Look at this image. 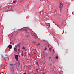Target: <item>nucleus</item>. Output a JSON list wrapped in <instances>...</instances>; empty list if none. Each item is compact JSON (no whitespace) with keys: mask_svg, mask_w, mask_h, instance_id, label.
Segmentation results:
<instances>
[{"mask_svg":"<svg viewBox=\"0 0 74 74\" xmlns=\"http://www.w3.org/2000/svg\"><path fill=\"white\" fill-rule=\"evenodd\" d=\"M17 46H18V47L19 48L20 47V46H19V45H18Z\"/></svg>","mask_w":74,"mask_h":74,"instance_id":"nucleus-15","label":"nucleus"},{"mask_svg":"<svg viewBox=\"0 0 74 74\" xmlns=\"http://www.w3.org/2000/svg\"><path fill=\"white\" fill-rule=\"evenodd\" d=\"M53 12L54 14H55V12H56V10H54L53 11Z\"/></svg>","mask_w":74,"mask_h":74,"instance_id":"nucleus-11","label":"nucleus"},{"mask_svg":"<svg viewBox=\"0 0 74 74\" xmlns=\"http://www.w3.org/2000/svg\"><path fill=\"white\" fill-rule=\"evenodd\" d=\"M33 44H34V45H36L37 44V43L35 42H33Z\"/></svg>","mask_w":74,"mask_h":74,"instance_id":"nucleus-8","label":"nucleus"},{"mask_svg":"<svg viewBox=\"0 0 74 74\" xmlns=\"http://www.w3.org/2000/svg\"><path fill=\"white\" fill-rule=\"evenodd\" d=\"M37 74V73H35V74Z\"/></svg>","mask_w":74,"mask_h":74,"instance_id":"nucleus-38","label":"nucleus"},{"mask_svg":"<svg viewBox=\"0 0 74 74\" xmlns=\"http://www.w3.org/2000/svg\"><path fill=\"white\" fill-rule=\"evenodd\" d=\"M57 26H58V25H57Z\"/></svg>","mask_w":74,"mask_h":74,"instance_id":"nucleus-36","label":"nucleus"},{"mask_svg":"<svg viewBox=\"0 0 74 74\" xmlns=\"http://www.w3.org/2000/svg\"><path fill=\"white\" fill-rule=\"evenodd\" d=\"M21 0V1H24V0Z\"/></svg>","mask_w":74,"mask_h":74,"instance_id":"nucleus-33","label":"nucleus"},{"mask_svg":"<svg viewBox=\"0 0 74 74\" xmlns=\"http://www.w3.org/2000/svg\"><path fill=\"white\" fill-rule=\"evenodd\" d=\"M53 52H55V51H54V50H53Z\"/></svg>","mask_w":74,"mask_h":74,"instance_id":"nucleus-31","label":"nucleus"},{"mask_svg":"<svg viewBox=\"0 0 74 74\" xmlns=\"http://www.w3.org/2000/svg\"><path fill=\"white\" fill-rule=\"evenodd\" d=\"M13 3H15V1H13Z\"/></svg>","mask_w":74,"mask_h":74,"instance_id":"nucleus-22","label":"nucleus"},{"mask_svg":"<svg viewBox=\"0 0 74 74\" xmlns=\"http://www.w3.org/2000/svg\"><path fill=\"white\" fill-rule=\"evenodd\" d=\"M14 50L16 52H17V49H16V48H14Z\"/></svg>","mask_w":74,"mask_h":74,"instance_id":"nucleus-5","label":"nucleus"},{"mask_svg":"<svg viewBox=\"0 0 74 74\" xmlns=\"http://www.w3.org/2000/svg\"><path fill=\"white\" fill-rule=\"evenodd\" d=\"M8 8H10V7H8Z\"/></svg>","mask_w":74,"mask_h":74,"instance_id":"nucleus-39","label":"nucleus"},{"mask_svg":"<svg viewBox=\"0 0 74 74\" xmlns=\"http://www.w3.org/2000/svg\"><path fill=\"white\" fill-rule=\"evenodd\" d=\"M24 54H26V52H25V53H24Z\"/></svg>","mask_w":74,"mask_h":74,"instance_id":"nucleus-27","label":"nucleus"},{"mask_svg":"<svg viewBox=\"0 0 74 74\" xmlns=\"http://www.w3.org/2000/svg\"><path fill=\"white\" fill-rule=\"evenodd\" d=\"M24 56H26V54H24Z\"/></svg>","mask_w":74,"mask_h":74,"instance_id":"nucleus-26","label":"nucleus"},{"mask_svg":"<svg viewBox=\"0 0 74 74\" xmlns=\"http://www.w3.org/2000/svg\"><path fill=\"white\" fill-rule=\"evenodd\" d=\"M21 56H23V54H21Z\"/></svg>","mask_w":74,"mask_h":74,"instance_id":"nucleus-30","label":"nucleus"},{"mask_svg":"<svg viewBox=\"0 0 74 74\" xmlns=\"http://www.w3.org/2000/svg\"><path fill=\"white\" fill-rule=\"evenodd\" d=\"M44 50H47V48H45L44 49Z\"/></svg>","mask_w":74,"mask_h":74,"instance_id":"nucleus-18","label":"nucleus"},{"mask_svg":"<svg viewBox=\"0 0 74 74\" xmlns=\"http://www.w3.org/2000/svg\"><path fill=\"white\" fill-rule=\"evenodd\" d=\"M14 66H16V64H15L14 65Z\"/></svg>","mask_w":74,"mask_h":74,"instance_id":"nucleus-23","label":"nucleus"},{"mask_svg":"<svg viewBox=\"0 0 74 74\" xmlns=\"http://www.w3.org/2000/svg\"><path fill=\"white\" fill-rule=\"evenodd\" d=\"M26 33H27V32H26Z\"/></svg>","mask_w":74,"mask_h":74,"instance_id":"nucleus-42","label":"nucleus"},{"mask_svg":"<svg viewBox=\"0 0 74 74\" xmlns=\"http://www.w3.org/2000/svg\"><path fill=\"white\" fill-rule=\"evenodd\" d=\"M34 37H36H36H37V35H36V33H34Z\"/></svg>","mask_w":74,"mask_h":74,"instance_id":"nucleus-3","label":"nucleus"},{"mask_svg":"<svg viewBox=\"0 0 74 74\" xmlns=\"http://www.w3.org/2000/svg\"><path fill=\"white\" fill-rule=\"evenodd\" d=\"M18 51H19V52H20V49H18Z\"/></svg>","mask_w":74,"mask_h":74,"instance_id":"nucleus-24","label":"nucleus"},{"mask_svg":"<svg viewBox=\"0 0 74 74\" xmlns=\"http://www.w3.org/2000/svg\"><path fill=\"white\" fill-rule=\"evenodd\" d=\"M12 69H13V73H14V69H15V68L14 67H12Z\"/></svg>","mask_w":74,"mask_h":74,"instance_id":"nucleus-6","label":"nucleus"},{"mask_svg":"<svg viewBox=\"0 0 74 74\" xmlns=\"http://www.w3.org/2000/svg\"><path fill=\"white\" fill-rule=\"evenodd\" d=\"M37 46H39L40 45V43H38V44H36V45Z\"/></svg>","mask_w":74,"mask_h":74,"instance_id":"nucleus-9","label":"nucleus"},{"mask_svg":"<svg viewBox=\"0 0 74 74\" xmlns=\"http://www.w3.org/2000/svg\"><path fill=\"white\" fill-rule=\"evenodd\" d=\"M0 74H1V73H0Z\"/></svg>","mask_w":74,"mask_h":74,"instance_id":"nucleus-41","label":"nucleus"},{"mask_svg":"<svg viewBox=\"0 0 74 74\" xmlns=\"http://www.w3.org/2000/svg\"><path fill=\"white\" fill-rule=\"evenodd\" d=\"M58 56H57L56 57V59H58Z\"/></svg>","mask_w":74,"mask_h":74,"instance_id":"nucleus-13","label":"nucleus"},{"mask_svg":"<svg viewBox=\"0 0 74 74\" xmlns=\"http://www.w3.org/2000/svg\"><path fill=\"white\" fill-rule=\"evenodd\" d=\"M49 59H51L52 58H51V57H49Z\"/></svg>","mask_w":74,"mask_h":74,"instance_id":"nucleus-20","label":"nucleus"},{"mask_svg":"<svg viewBox=\"0 0 74 74\" xmlns=\"http://www.w3.org/2000/svg\"><path fill=\"white\" fill-rule=\"evenodd\" d=\"M62 7H63V4L62 3H60V11L61 10V9H62Z\"/></svg>","mask_w":74,"mask_h":74,"instance_id":"nucleus-1","label":"nucleus"},{"mask_svg":"<svg viewBox=\"0 0 74 74\" xmlns=\"http://www.w3.org/2000/svg\"><path fill=\"white\" fill-rule=\"evenodd\" d=\"M48 28H49V27H50V25H49L48 26Z\"/></svg>","mask_w":74,"mask_h":74,"instance_id":"nucleus-17","label":"nucleus"},{"mask_svg":"<svg viewBox=\"0 0 74 74\" xmlns=\"http://www.w3.org/2000/svg\"><path fill=\"white\" fill-rule=\"evenodd\" d=\"M21 54H23V51L22 52Z\"/></svg>","mask_w":74,"mask_h":74,"instance_id":"nucleus-19","label":"nucleus"},{"mask_svg":"<svg viewBox=\"0 0 74 74\" xmlns=\"http://www.w3.org/2000/svg\"><path fill=\"white\" fill-rule=\"evenodd\" d=\"M24 30L25 31V32H27V29H23V31H24Z\"/></svg>","mask_w":74,"mask_h":74,"instance_id":"nucleus-12","label":"nucleus"},{"mask_svg":"<svg viewBox=\"0 0 74 74\" xmlns=\"http://www.w3.org/2000/svg\"><path fill=\"white\" fill-rule=\"evenodd\" d=\"M41 12H42V11H40V12H39V13H40V14H41Z\"/></svg>","mask_w":74,"mask_h":74,"instance_id":"nucleus-25","label":"nucleus"},{"mask_svg":"<svg viewBox=\"0 0 74 74\" xmlns=\"http://www.w3.org/2000/svg\"><path fill=\"white\" fill-rule=\"evenodd\" d=\"M15 58L16 59V60H17V61H18V55H16L15 56Z\"/></svg>","mask_w":74,"mask_h":74,"instance_id":"nucleus-2","label":"nucleus"},{"mask_svg":"<svg viewBox=\"0 0 74 74\" xmlns=\"http://www.w3.org/2000/svg\"><path fill=\"white\" fill-rule=\"evenodd\" d=\"M24 74H26V73H24Z\"/></svg>","mask_w":74,"mask_h":74,"instance_id":"nucleus-34","label":"nucleus"},{"mask_svg":"<svg viewBox=\"0 0 74 74\" xmlns=\"http://www.w3.org/2000/svg\"><path fill=\"white\" fill-rule=\"evenodd\" d=\"M49 52H51V51H52V50L51 49V48H49Z\"/></svg>","mask_w":74,"mask_h":74,"instance_id":"nucleus-10","label":"nucleus"},{"mask_svg":"<svg viewBox=\"0 0 74 74\" xmlns=\"http://www.w3.org/2000/svg\"><path fill=\"white\" fill-rule=\"evenodd\" d=\"M22 49H23V50H25V47H23Z\"/></svg>","mask_w":74,"mask_h":74,"instance_id":"nucleus-14","label":"nucleus"},{"mask_svg":"<svg viewBox=\"0 0 74 74\" xmlns=\"http://www.w3.org/2000/svg\"><path fill=\"white\" fill-rule=\"evenodd\" d=\"M8 48L9 49H11L12 48V46L11 45H9Z\"/></svg>","mask_w":74,"mask_h":74,"instance_id":"nucleus-4","label":"nucleus"},{"mask_svg":"<svg viewBox=\"0 0 74 74\" xmlns=\"http://www.w3.org/2000/svg\"><path fill=\"white\" fill-rule=\"evenodd\" d=\"M10 66H13V64H10Z\"/></svg>","mask_w":74,"mask_h":74,"instance_id":"nucleus-16","label":"nucleus"},{"mask_svg":"<svg viewBox=\"0 0 74 74\" xmlns=\"http://www.w3.org/2000/svg\"><path fill=\"white\" fill-rule=\"evenodd\" d=\"M12 8V7L11 8Z\"/></svg>","mask_w":74,"mask_h":74,"instance_id":"nucleus-40","label":"nucleus"},{"mask_svg":"<svg viewBox=\"0 0 74 74\" xmlns=\"http://www.w3.org/2000/svg\"><path fill=\"white\" fill-rule=\"evenodd\" d=\"M6 11H10V10H7Z\"/></svg>","mask_w":74,"mask_h":74,"instance_id":"nucleus-28","label":"nucleus"},{"mask_svg":"<svg viewBox=\"0 0 74 74\" xmlns=\"http://www.w3.org/2000/svg\"><path fill=\"white\" fill-rule=\"evenodd\" d=\"M19 65H20V64H19Z\"/></svg>","mask_w":74,"mask_h":74,"instance_id":"nucleus-37","label":"nucleus"},{"mask_svg":"<svg viewBox=\"0 0 74 74\" xmlns=\"http://www.w3.org/2000/svg\"><path fill=\"white\" fill-rule=\"evenodd\" d=\"M36 65L37 66H38H38H39V65H38V62H36Z\"/></svg>","mask_w":74,"mask_h":74,"instance_id":"nucleus-7","label":"nucleus"},{"mask_svg":"<svg viewBox=\"0 0 74 74\" xmlns=\"http://www.w3.org/2000/svg\"><path fill=\"white\" fill-rule=\"evenodd\" d=\"M22 29H23V28L21 29L20 30H22Z\"/></svg>","mask_w":74,"mask_h":74,"instance_id":"nucleus-21","label":"nucleus"},{"mask_svg":"<svg viewBox=\"0 0 74 74\" xmlns=\"http://www.w3.org/2000/svg\"><path fill=\"white\" fill-rule=\"evenodd\" d=\"M28 37H29V36H27V38H28Z\"/></svg>","mask_w":74,"mask_h":74,"instance_id":"nucleus-29","label":"nucleus"},{"mask_svg":"<svg viewBox=\"0 0 74 74\" xmlns=\"http://www.w3.org/2000/svg\"><path fill=\"white\" fill-rule=\"evenodd\" d=\"M10 69H12V67H10Z\"/></svg>","mask_w":74,"mask_h":74,"instance_id":"nucleus-35","label":"nucleus"},{"mask_svg":"<svg viewBox=\"0 0 74 74\" xmlns=\"http://www.w3.org/2000/svg\"><path fill=\"white\" fill-rule=\"evenodd\" d=\"M2 58H3V56H2Z\"/></svg>","mask_w":74,"mask_h":74,"instance_id":"nucleus-32","label":"nucleus"}]
</instances>
